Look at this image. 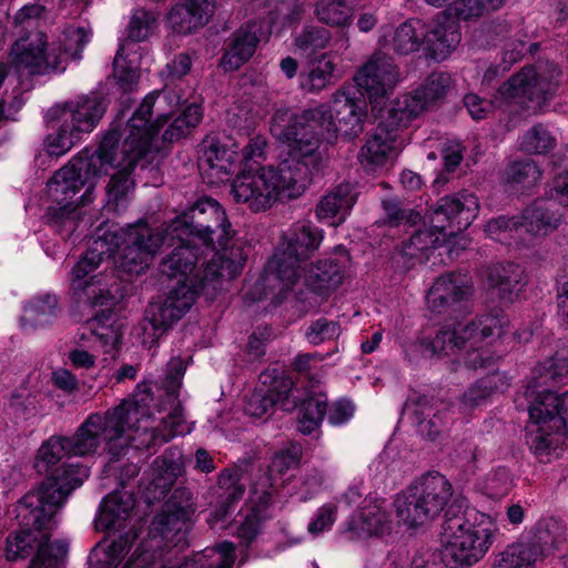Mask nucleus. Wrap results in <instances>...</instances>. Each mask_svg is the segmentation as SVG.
I'll list each match as a JSON object with an SVG mask.
<instances>
[{"label": "nucleus", "instance_id": "36", "mask_svg": "<svg viewBox=\"0 0 568 568\" xmlns=\"http://www.w3.org/2000/svg\"><path fill=\"white\" fill-rule=\"evenodd\" d=\"M135 505L133 494L115 490L101 503L99 515L95 518L98 530L119 529L130 518Z\"/></svg>", "mask_w": 568, "mask_h": 568}, {"label": "nucleus", "instance_id": "5", "mask_svg": "<svg viewBox=\"0 0 568 568\" xmlns=\"http://www.w3.org/2000/svg\"><path fill=\"white\" fill-rule=\"evenodd\" d=\"M170 104L175 108L179 104V98H171L166 92H152L148 94L138 110L129 120L124 132L112 129L108 133H115L116 144L112 149V164H106L101 172L92 173L93 178L111 173L106 185V205L118 212L124 209L132 199L135 182L132 179L134 168L143 160L150 151L151 141L158 134L163 123L168 121V115L159 114L154 122H150V115L155 102ZM100 171V164L97 165Z\"/></svg>", "mask_w": 568, "mask_h": 568}, {"label": "nucleus", "instance_id": "35", "mask_svg": "<svg viewBox=\"0 0 568 568\" xmlns=\"http://www.w3.org/2000/svg\"><path fill=\"white\" fill-rule=\"evenodd\" d=\"M424 23L418 19H408L400 23L393 32L382 27L378 44L390 48L399 55L417 52L424 44Z\"/></svg>", "mask_w": 568, "mask_h": 568}, {"label": "nucleus", "instance_id": "47", "mask_svg": "<svg viewBox=\"0 0 568 568\" xmlns=\"http://www.w3.org/2000/svg\"><path fill=\"white\" fill-rule=\"evenodd\" d=\"M526 284L525 271L519 264L513 262L503 264L499 268V305H508L517 301Z\"/></svg>", "mask_w": 568, "mask_h": 568}, {"label": "nucleus", "instance_id": "12", "mask_svg": "<svg viewBox=\"0 0 568 568\" xmlns=\"http://www.w3.org/2000/svg\"><path fill=\"white\" fill-rule=\"evenodd\" d=\"M477 197L467 192L442 197L432 215V226L416 231L409 246L424 253L432 247L444 245L450 237L466 230L477 216Z\"/></svg>", "mask_w": 568, "mask_h": 568}, {"label": "nucleus", "instance_id": "2", "mask_svg": "<svg viewBox=\"0 0 568 568\" xmlns=\"http://www.w3.org/2000/svg\"><path fill=\"white\" fill-rule=\"evenodd\" d=\"M152 394L145 386L138 385L132 397L104 413L90 414L72 437L51 436L38 449L34 468L49 478L59 477L67 481L77 470H85L83 481L89 477L88 468L72 464H61L64 456L94 454L103 444L111 459L125 456L131 447L150 449L170 442L176 436L192 432L180 403L172 406L166 416L155 418L151 412Z\"/></svg>", "mask_w": 568, "mask_h": 568}, {"label": "nucleus", "instance_id": "26", "mask_svg": "<svg viewBox=\"0 0 568 568\" xmlns=\"http://www.w3.org/2000/svg\"><path fill=\"white\" fill-rule=\"evenodd\" d=\"M478 327L455 325L453 328L443 327L433 339L416 337L403 344L405 357L414 361L418 357L442 356L462 349L467 338H474Z\"/></svg>", "mask_w": 568, "mask_h": 568}, {"label": "nucleus", "instance_id": "62", "mask_svg": "<svg viewBox=\"0 0 568 568\" xmlns=\"http://www.w3.org/2000/svg\"><path fill=\"white\" fill-rule=\"evenodd\" d=\"M337 518V505L327 503L321 506L314 514L307 526L310 534L316 536L329 530Z\"/></svg>", "mask_w": 568, "mask_h": 568}, {"label": "nucleus", "instance_id": "60", "mask_svg": "<svg viewBox=\"0 0 568 568\" xmlns=\"http://www.w3.org/2000/svg\"><path fill=\"white\" fill-rule=\"evenodd\" d=\"M341 333L339 323L327 318H318L310 325L306 338L313 345L322 344L337 337Z\"/></svg>", "mask_w": 568, "mask_h": 568}, {"label": "nucleus", "instance_id": "21", "mask_svg": "<svg viewBox=\"0 0 568 568\" xmlns=\"http://www.w3.org/2000/svg\"><path fill=\"white\" fill-rule=\"evenodd\" d=\"M158 28L156 16L152 11L144 9L135 10L126 28V40L119 44V49L113 61V75L123 92L132 91L138 84L139 70L133 60L128 61L124 52L126 41L142 42L149 39Z\"/></svg>", "mask_w": 568, "mask_h": 568}, {"label": "nucleus", "instance_id": "13", "mask_svg": "<svg viewBox=\"0 0 568 568\" xmlns=\"http://www.w3.org/2000/svg\"><path fill=\"white\" fill-rule=\"evenodd\" d=\"M101 225L115 226L121 234L114 247V265L128 274L139 275L150 265L154 255L164 245L161 230H152L146 223L139 222L122 227L115 223Z\"/></svg>", "mask_w": 568, "mask_h": 568}, {"label": "nucleus", "instance_id": "23", "mask_svg": "<svg viewBox=\"0 0 568 568\" xmlns=\"http://www.w3.org/2000/svg\"><path fill=\"white\" fill-rule=\"evenodd\" d=\"M105 111V100L100 94L91 92L54 105L49 110V116L64 122L84 138L97 128Z\"/></svg>", "mask_w": 568, "mask_h": 568}, {"label": "nucleus", "instance_id": "53", "mask_svg": "<svg viewBox=\"0 0 568 568\" xmlns=\"http://www.w3.org/2000/svg\"><path fill=\"white\" fill-rule=\"evenodd\" d=\"M556 146V138L541 123L531 126L520 142V149L529 154H546Z\"/></svg>", "mask_w": 568, "mask_h": 568}, {"label": "nucleus", "instance_id": "29", "mask_svg": "<svg viewBox=\"0 0 568 568\" xmlns=\"http://www.w3.org/2000/svg\"><path fill=\"white\" fill-rule=\"evenodd\" d=\"M424 34L425 50L437 62L447 60L462 41L459 22L445 12L424 24Z\"/></svg>", "mask_w": 568, "mask_h": 568}, {"label": "nucleus", "instance_id": "7", "mask_svg": "<svg viewBox=\"0 0 568 568\" xmlns=\"http://www.w3.org/2000/svg\"><path fill=\"white\" fill-rule=\"evenodd\" d=\"M116 140L115 133H106L94 152H81L54 173L48 183V194L57 203V207H50L53 221L75 227L74 220L82 213H77L78 204L71 202V199L89 183L93 178L92 173L99 172L98 164H100V172L106 164H112L111 151Z\"/></svg>", "mask_w": 568, "mask_h": 568}, {"label": "nucleus", "instance_id": "18", "mask_svg": "<svg viewBox=\"0 0 568 568\" xmlns=\"http://www.w3.org/2000/svg\"><path fill=\"white\" fill-rule=\"evenodd\" d=\"M358 91L377 110L393 93L400 81V72L394 59L376 50L354 75Z\"/></svg>", "mask_w": 568, "mask_h": 568}, {"label": "nucleus", "instance_id": "55", "mask_svg": "<svg viewBox=\"0 0 568 568\" xmlns=\"http://www.w3.org/2000/svg\"><path fill=\"white\" fill-rule=\"evenodd\" d=\"M500 568H532L540 557L527 542L508 546L501 554Z\"/></svg>", "mask_w": 568, "mask_h": 568}, {"label": "nucleus", "instance_id": "38", "mask_svg": "<svg viewBox=\"0 0 568 568\" xmlns=\"http://www.w3.org/2000/svg\"><path fill=\"white\" fill-rule=\"evenodd\" d=\"M337 65L332 53H323L311 61L308 69L301 72L300 85L310 93H320L324 89L333 85L337 80Z\"/></svg>", "mask_w": 568, "mask_h": 568}, {"label": "nucleus", "instance_id": "37", "mask_svg": "<svg viewBox=\"0 0 568 568\" xmlns=\"http://www.w3.org/2000/svg\"><path fill=\"white\" fill-rule=\"evenodd\" d=\"M58 314L59 302L55 295H38L23 306L19 326L23 333L30 334L39 328L51 326Z\"/></svg>", "mask_w": 568, "mask_h": 568}, {"label": "nucleus", "instance_id": "22", "mask_svg": "<svg viewBox=\"0 0 568 568\" xmlns=\"http://www.w3.org/2000/svg\"><path fill=\"white\" fill-rule=\"evenodd\" d=\"M199 170L211 185L229 181L240 162L239 145L231 138L206 136L199 145Z\"/></svg>", "mask_w": 568, "mask_h": 568}, {"label": "nucleus", "instance_id": "28", "mask_svg": "<svg viewBox=\"0 0 568 568\" xmlns=\"http://www.w3.org/2000/svg\"><path fill=\"white\" fill-rule=\"evenodd\" d=\"M275 405L286 412L293 410L297 406L293 381L285 374L275 375L266 390L260 388L253 392L245 402L244 412L251 417L262 418Z\"/></svg>", "mask_w": 568, "mask_h": 568}, {"label": "nucleus", "instance_id": "50", "mask_svg": "<svg viewBox=\"0 0 568 568\" xmlns=\"http://www.w3.org/2000/svg\"><path fill=\"white\" fill-rule=\"evenodd\" d=\"M562 432L567 429H550L547 425L530 422L526 430V443L537 457L548 456L555 449V436Z\"/></svg>", "mask_w": 568, "mask_h": 568}, {"label": "nucleus", "instance_id": "17", "mask_svg": "<svg viewBox=\"0 0 568 568\" xmlns=\"http://www.w3.org/2000/svg\"><path fill=\"white\" fill-rule=\"evenodd\" d=\"M410 123L402 121L399 112L390 104L386 115L377 124L361 148L358 160L367 169L384 166L397 154L407 141V128Z\"/></svg>", "mask_w": 568, "mask_h": 568}, {"label": "nucleus", "instance_id": "44", "mask_svg": "<svg viewBox=\"0 0 568 568\" xmlns=\"http://www.w3.org/2000/svg\"><path fill=\"white\" fill-rule=\"evenodd\" d=\"M91 36L92 31L90 29L69 26L57 40L51 41V43H57L59 48L57 54L64 57V70L70 60H80L82 58V51L90 42Z\"/></svg>", "mask_w": 568, "mask_h": 568}, {"label": "nucleus", "instance_id": "1", "mask_svg": "<svg viewBox=\"0 0 568 568\" xmlns=\"http://www.w3.org/2000/svg\"><path fill=\"white\" fill-rule=\"evenodd\" d=\"M333 109L318 104L300 114L277 109L271 122L272 135L287 144V153L277 165H265L241 172L231 184V195L251 212H265L276 202L298 199L311 185L313 176L328 161L322 142H332L341 132L353 139L364 130L363 108L344 91L333 95Z\"/></svg>", "mask_w": 568, "mask_h": 568}, {"label": "nucleus", "instance_id": "33", "mask_svg": "<svg viewBox=\"0 0 568 568\" xmlns=\"http://www.w3.org/2000/svg\"><path fill=\"white\" fill-rule=\"evenodd\" d=\"M473 293L470 280L463 273H447L439 276L429 288L426 300L429 307L442 308L468 298Z\"/></svg>", "mask_w": 568, "mask_h": 568}, {"label": "nucleus", "instance_id": "6", "mask_svg": "<svg viewBox=\"0 0 568 568\" xmlns=\"http://www.w3.org/2000/svg\"><path fill=\"white\" fill-rule=\"evenodd\" d=\"M170 223L172 236L196 237L202 246L213 253L210 264L212 270L220 267L221 264L225 265L233 257L234 248H237L244 256L240 245L230 244L235 232L223 206L212 197L199 199ZM243 258L245 260V257Z\"/></svg>", "mask_w": 568, "mask_h": 568}, {"label": "nucleus", "instance_id": "61", "mask_svg": "<svg viewBox=\"0 0 568 568\" xmlns=\"http://www.w3.org/2000/svg\"><path fill=\"white\" fill-rule=\"evenodd\" d=\"M44 13V7L39 3H29L19 9L13 16V27L18 34L23 31L32 32Z\"/></svg>", "mask_w": 568, "mask_h": 568}, {"label": "nucleus", "instance_id": "49", "mask_svg": "<svg viewBox=\"0 0 568 568\" xmlns=\"http://www.w3.org/2000/svg\"><path fill=\"white\" fill-rule=\"evenodd\" d=\"M327 410V398L325 395L312 396L303 400L298 414V429L305 435L315 432Z\"/></svg>", "mask_w": 568, "mask_h": 568}, {"label": "nucleus", "instance_id": "16", "mask_svg": "<svg viewBox=\"0 0 568 568\" xmlns=\"http://www.w3.org/2000/svg\"><path fill=\"white\" fill-rule=\"evenodd\" d=\"M57 43L48 42L41 31L26 32L11 47L10 61L18 72L44 75L64 71L63 55L57 54Z\"/></svg>", "mask_w": 568, "mask_h": 568}, {"label": "nucleus", "instance_id": "10", "mask_svg": "<svg viewBox=\"0 0 568 568\" xmlns=\"http://www.w3.org/2000/svg\"><path fill=\"white\" fill-rule=\"evenodd\" d=\"M453 496L449 480L430 471L396 495L394 508L397 519L407 528H416L437 518Z\"/></svg>", "mask_w": 568, "mask_h": 568}, {"label": "nucleus", "instance_id": "11", "mask_svg": "<svg viewBox=\"0 0 568 568\" xmlns=\"http://www.w3.org/2000/svg\"><path fill=\"white\" fill-rule=\"evenodd\" d=\"M322 241L323 230L310 222L298 221L293 224L283 246L267 262L264 282H278L281 292L291 290L301 278L304 265L318 250Z\"/></svg>", "mask_w": 568, "mask_h": 568}, {"label": "nucleus", "instance_id": "40", "mask_svg": "<svg viewBox=\"0 0 568 568\" xmlns=\"http://www.w3.org/2000/svg\"><path fill=\"white\" fill-rule=\"evenodd\" d=\"M88 326L91 335L100 342L105 353L115 349L121 343L123 325L109 307L95 314L88 322Z\"/></svg>", "mask_w": 568, "mask_h": 568}, {"label": "nucleus", "instance_id": "54", "mask_svg": "<svg viewBox=\"0 0 568 568\" xmlns=\"http://www.w3.org/2000/svg\"><path fill=\"white\" fill-rule=\"evenodd\" d=\"M144 320L152 326L154 336L160 337L178 323L180 317L159 297L148 305Z\"/></svg>", "mask_w": 568, "mask_h": 568}, {"label": "nucleus", "instance_id": "42", "mask_svg": "<svg viewBox=\"0 0 568 568\" xmlns=\"http://www.w3.org/2000/svg\"><path fill=\"white\" fill-rule=\"evenodd\" d=\"M568 375V348L557 351L554 356L539 363L531 372L529 382L550 387Z\"/></svg>", "mask_w": 568, "mask_h": 568}, {"label": "nucleus", "instance_id": "45", "mask_svg": "<svg viewBox=\"0 0 568 568\" xmlns=\"http://www.w3.org/2000/svg\"><path fill=\"white\" fill-rule=\"evenodd\" d=\"M239 471L234 469H224L219 475L217 483L221 488L225 489V500L221 505L220 509L211 514L207 520L211 526L219 521H224L233 511V504L243 497L244 487L239 484Z\"/></svg>", "mask_w": 568, "mask_h": 568}, {"label": "nucleus", "instance_id": "4", "mask_svg": "<svg viewBox=\"0 0 568 568\" xmlns=\"http://www.w3.org/2000/svg\"><path fill=\"white\" fill-rule=\"evenodd\" d=\"M192 507H171L158 514L149 530L125 568H232L235 561V547L223 541L207 547L181 561L173 548H183L191 527Z\"/></svg>", "mask_w": 568, "mask_h": 568}, {"label": "nucleus", "instance_id": "46", "mask_svg": "<svg viewBox=\"0 0 568 568\" xmlns=\"http://www.w3.org/2000/svg\"><path fill=\"white\" fill-rule=\"evenodd\" d=\"M559 224V216L547 207L545 201H535L526 207L521 215L520 225L527 232L538 235L547 234Z\"/></svg>", "mask_w": 568, "mask_h": 568}, {"label": "nucleus", "instance_id": "30", "mask_svg": "<svg viewBox=\"0 0 568 568\" xmlns=\"http://www.w3.org/2000/svg\"><path fill=\"white\" fill-rule=\"evenodd\" d=\"M460 326H476V337L467 338L465 343H470V349L467 351L464 363L469 369H488L495 364V341L493 337L494 331L497 327V317L493 314L483 315L475 321L463 324ZM464 344L462 348L465 346Z\"/></svg>", "mask_w": 568, "mask_h": 568}, {"label": "nucleus", "instance_id": "32", "mask_svg": "<svg viewBox=\"0 0 568 568\" xmlns=\"http://www.w3.org/2000/svg\"><path fill=\"white\" fill-rule=\"evenodd\" d=\"M357 200V192L351 183H341L326 192L317 202L315 216L329 225L343 223Z\"/></svg>", "mask_w": 568, "mask_h": 568}, {"label": "nucleus", "instance_id": "15", "mask_svg": "<svg viewBox=\"0 0 568 568\" xmlns=\"http://www.w3.org/2000/svg\"><path fill=\"white\" fill-rule=\"evenodd\" d=\"M561 78L562 71L556 63L546 62L538 71L528 65L514 74L499 92L523 99L527 110L538 113L556 95Z\"/></svg>", "mask_w": 568, "mask_h": 568}, {"label": "nucleus", "instance_id": "57", "mask_svg": "<svg viewBox=\"0 0 568 568\" xmlns=\"http://www.w3.org/2000/svg\"><path fill=\"white\" fill-rule=\"evenodd\" d=\"M331 40L328 30L322 27L307 26L295 38V45L303 51H317L326 48Z\"/></svg>", "mask_w": 568, "mask_h": 568}, {"label": "nucleus", "instance_id": "64", "mask_svg": "<svg viewBox=\"0 0 568 568\" xmlns=\"http://www.w3.org/2000/svg\"><path fill=\"white\" fill-rule=\"evenodd\" d=\"M464 104L470 116L475 120H483L487 118V115L494 110V104L490 100L483 99L474 93L465 95Z\"/></svg>", "mask_w": 568, "mask_h": 568}, {"label": "nucleus", "instance_id": "31", "mask_svg": "<svg viewBox=\"0 0 568 568\" xmlns=\"http://www.w3.org/2000/svg\"><path fill=\"white\" fill-rule=\"evenodd\" d=\"M337 252L338 256L318 260L308 272L302 271L305 284L317 294L337 288L344 280L348 254L343 247Z\"/></svg>", "mask_w": 568, "mask_h": 568}, {"label": "nucleus", "instance_id": "52", "mask_svg": "<svg viewBox=\"0 0 568 568\" xmlns=\"http://www.w3.org/2000/svg\"><path fill=\"white\" fill-rule=\"evenodd\" d=\"M202 116L201 105L196 103L187 105L182 114L175 118L165 129L162 135L163 141L173 142L185 136L190 128H194L201 122Z\"/></svg>", "mask_w": 568, "mask_h": 568}, {"label": "nucleus", "instance_id": "56", "mask_svg": "<svg viewBox=\"0 0 568 568\" xmlns=\"http://www.w3.org/2000/svg\"><path fill=\"white\" fill-rule=\"evenodd\" d=\"M83 138L74 132L68 124L60 122L58 131L47 136V151L50 155L61 156L69 152Z\"/></svg>", "mask_w": 568, "mask_h": 568}, {"label": "nucleus", "instance_id": "8", "mask_svg": "<svg viewBox=\"0 0 568 568\" xmlns=\"http://www.w3.org/2000/svg\"><path fill=\"white\" fill-rule=\"evenodd\" d=\"M121 237L115 226L99 225L84 255L72 268L70 290L78 303L90 306H110L113 296L102 283L101 274H94L100 264L114 255V247Z\"/></svg>", "mask_w": 568, "mask_h": 568}, {"label": "nucleus", "instance_id": "41", "mask_svg": "<svg viewBox=\"0 0 568 568\" xmlns=\"http://www.w3.org/2000/svg\"><path fill=\"white\" fill-rule=\"evenodd\" d=\"M182 450L178 447L168 448L152 463L153 481L161 488H170L178 477L184 473Z\"/></svg>", "mask_w": 568, "mask_h": 568}, {"label": "nucleus", "instance_id": "3", "mask_svg": "<svg viewBox=\"0 0 568 568\" xmlns=\"http://www.w3.org/2000/svg\"><path fill=\"white\" fill-rule=\"evenodd\" d=\"M85 470L74 469L67 481L49 478L42 486L29 491L17 506L21 528L7 537L6 556L17 560L32 556L28 568H59L69 545L64 540L51 541L55 516L68 496L83 484Z\"/></svg>", "mask_w": 568, "mask_h": 568}, {"label": "nucleus", "instance_id": "58", "mask_svg": "<svg viewBox=\"0 0 568 568\" xmlns=\"http://www.w3.org/2000/svg\"><path fill=\"white\" fill-rule=\"evenodd\" d=\"M301 458L302 447L298 444L291 443L274 455L270 465V471L284 475L287 470L296 467Z\"/></svg>", "mask_w": 568, "mask_h": 568}, {"label": "nucleus", "instance_id": "51", "mask_svg": "<svg viewBox=\"0 0 568 568\" xmlns=\"http://www.w3.org/2000/svg\"><path fill=\"white\" fill-rule=\"evenodd\" d=\"M495 0H453L446 14L458 21H476L494 9Z\"/></svg>", "mask_w": 568, "mask_h": 568}, {"label": "nucleus", "instance_id": "27", "mask_svg": "<svg viewBox=\"0 0 568 568\" xmlns=\"http://www.w3.org/2000/svg\"><path fill=\"white\" fill-rule=\"evenodd\" d=\"M271 29L270 18L247 21L232 34L220 65L225 71L237 70L252 58L258 43L270 34Z\"/></svg>", "mask_w": 568, "mask_h": 568}, {"label": "nucleus", "instance_id": "9", "mask_svg": "<svg viewBox=\"0 0 568 568\" xmlns=\"http://www.w3.org/2000/svg\"><path fill=\"white\" fill-rule=\"evenodd\" d=\"M477 525L462 515L447 517L442 532L440 559L447 568H469L478 562L493 544L490 516L479 514Z\"/></svg>", "mask_w": 568, "mask_h": 568}, {"label": "nucleus", "instance_id": "25", "mask_svg": "<svg viewBox=\"0 0 568 568\" xmlns=\"http://www.w3.org/2000/svg\"><path fill=\"white\" fill-rule=\"evenodd\" d=\"M528 400L530 422L547 425L550 429H567L568 407L565 405V393L559 395L547 386H537L529 382L525 393Z\"/></svg>", "mask_w": 568, "mask_h": 568}, {"label": "nucleus", "instance_id": "59", "mask_svg": "<svg viewBox=\"0 0 568 568\" xmlns=\"http://www.w3.org/2000/svg\"><path fill=\"white\" fill-rule=\"evenodd\" d=\"M508 180L530 185L541 178V171L534 160L525 159L513 162L507 170Z\"/></svg>", "mask_w": 568, "mask_h": 568}, {"label": "nucleus", "instance_id": "63", "mask_svg": "<svg viewBox=\"0 0 568 568\" xmlns=\"http://www.w3.org/2000/svg\"><path fill=\"white\" fill-rule=\"evenodd\" d=\"M355 413L354 404L345 398L336 400L327 413L328 423L335 426L347 423Z\"/></svg>", "mask_w": 568, "mask_h": 568}, {"label": "nucleus", "instance_id": "43", "mask_svg": "<svg viewBox=\"0 0 568 568\" xmlns=\"http://www.w3.org/2000/svg\"><path fill=\"white\" fill-rule=\"evenodd\" d=\"M136 538L135 531H128L90 556L91 568H118Z\"/></svg>", "mask_w": 568, "mask_h": 568}, {"label": "nucleus", "instance_id": "39", "mask_svg": "<svg viewBox=\"0 0 568 568\" xmlns=\"http://www.w3.org/2000/svg\"><path fill=\"white\" fill-rule=\"evenodd\" d=\"M566 526L556 518L537 523L534 535L526 541L542 558L559 548L566 541Z\"/></svg>", "mask_w": 568, "mask_h": 568}, {"label": "nucleus", "instance_id": "19", "mask_svg": "<svg viewBox=\"0 0 568 568\" xmlns=\"http://www.w3.org/2000/svg\"><path fill=\"white\" fill-rule=\"evenodd\" d=\"M233 257L224 265L212 270L211 265L205 268V275L193 286L185 283H178L175 287L170 290L166 295L160 297L173 313L182 320L193 306L196 297L201 293H210L216 291L222 280H232L241 273L244 266V258L237 248L232 251Z\"/></svg>", "mask_w": 568, "mask_h": 568}, {"label": "nucleus", "instance_id": "24", "mask_svg": "<svg viewBox=\"0 0 568 568\" xmlns=\"http://www.w3.org/2000/svg\"><path fill=\"white\" fill-rule=\"evenodd\" d=\"M353 539H368L389 535L393 520L384 499L367 496L346 521Z\"/></svg>", "mask_w": 568, "mask_h": 568}, {"label": "nucleus", "instance_id": "14", "mask_svg": "<svg viewBox=\"0 0 568 568\" xmlns=\"http://www.w3.org/2000/svg\"><path fill=\"white\" fill-rule=\"evenodd\" d=\"M164 245L174 246L172 252L161 262L163 275L178 278L179 283L193 286L205 275L207 264L212 263L213 253L207 251L196 237L183 235L172 236L171 223L161 229Z\"/></svg>", "mask_w": 568, "mask_h": 568}, {"label": "nucleus", "instance_id": "34", "mask_svg": "<svg viewBox=\"0 0 568 568\" xmlns=\"http://www.w3.org/2000/svg\"><path fill=\"white\" fill-rule=\"evenodd\" d=\"M214 13L209 0H185L176 3L168 14V23L176 33L187 34L202 28Z\"/></svg>", "mask_w": 568, "mask_h": 568}, {"label": "nucleus", "instance_id": "48", "mask_svg": "<svg viewBox=\"0 0 568 568\" xmlns=\"http://www.w3.org/2000/svg\"><path fill=\"white\" fill-rule=\"evenodd\" d=\"M317 20L329 27L344 28L352 22L353 9L344 0H313Z\"/></svg>", "mask_w": 568, "mask_h": 568}, {"label": "nucleus", "instance_id": "20", "mask_svg": "<svg viewBox=\"0 0 568 568\" xmlns=\"http://www.w3.org/2000/svg\"><path fill=\"white\" fill-rule=\"evenodd\" d=\"M454 89L448 72H432L414 91L398 95L390 104L399 112L402 121L412 122L425 111L439 105Z\"/></svg>", "mask_w": 568, "mask_h": 568}]
</instances>
